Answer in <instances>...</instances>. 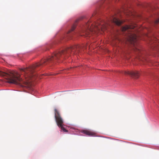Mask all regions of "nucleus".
I'll return each mask as SVG.
<instances>
[{"instance_id": "f257e3e1", "label": "nucleus", "mask_w": 159, "mask_h": 159, "mask_svg": "<svg viewBox=\"0 0 159 159\" xmlns=\"http://www.w3.org/2000/svg\"><path fill=\"white\" fill-rule=\"evenodd\" d=\"M82 46L79 45H74L65 48L61 52H57L52 55L47 59H42L40 62L36 63L33 66L28 68H21L20 70L21 72L25 74V78L29 77L31 78L33 77V74L34 71V69L36 67L43 66L48 64L50 61H56L61 59H66L70 55V53L73 54H76L82 48Z\"/></svg>"}, {"instance_id": "f03ea898", "label": "nucleus", "mask_w": 159, "mask_h": 159, "mask_svg": "<svg viewBox=\"0 0 159 159\" xmlns=\"http://www.w3.org/2000/svg\"><path fill=\"white\" fill-rule=\"evenodd\" d=\"M89 22L86 23L85 25L82 29V32L79 33L81 36L85 35L86 36H90V35L91 33H96L103 31L106 29L108 24L105 25L102 22L101 24L97 23L94 25H91L90 26Z\"/></svg>"}, {"instance_id": "7ed1b4c3", "label": "nucleus", "mask_w": 159, "mask_h": 159, "mask_svg": "<svg viewBox=\"0 0 159 159\" xmlns=\"http://www.w3.org/2000/svg\"><path fill=\"white\" fill-rule=\"evenodd\" d=\"M0 76L4 77L7 80L6 82L10 84H26L30 82L28 80H24L20 78V75L15 71H12L8 73L0 71Z\"/></svg>"}, {"instance_id": "20e7f679", "label": "nucleus", "mask_w": 159, "mask_h": 159, "mask_svg": "<svg viewBox=\"0 0 159 159\" xmlns=\"http://www.w3.org/2000/svg\"><path fill=\"white\" fill-rule=\"evenodd\" d=\"M137 36L134 33H130L129 35V41L134 46V50L136 54L140 56V53L141 54V51L140 49L136 45L137 41Z\"/></svg>"}, {"instance_id": "39448f33", "label": "nucleus", "mask_w": 159, "mask_h": 159, "mask_svg": "<svg viewBox=\"0 0 159 159\" xmlns=\"http://www.w3.org/2000/svg\"><path fill=\"white\" fill-rule=\"evenodd\" d=\"M54 112L55 117L57 125L64 132H67L68 131L64 127L65 125L63 124V120L61 117L59 111L57 109H55Z\"/></svg>"}, {"instance_id": "423d86ee", "label": "nucleus", "mask_w": 159, "mask_h": 159, "mask_svg": "<svg viewBox=\"0 0 159 159\" xmlns=\"http://www.w3.org/2000/svg\"><path fill=\"white\" fill-rule=\"evenodd\" d=\"M121 73L126 75H129L134 79L138 78L140 76L139 72L136 70H124Z\"/></svg>"}, {"instance_id": "0eeeda50", "label": "nucleus", "mask_w": 159, "mask_h": 159, "mask_svg": "<svg viewBox=\"0 0 159 159\" xmlns=\"http://www.w3.org/2000/svg\"><path fill=\"white\" fill-rule=\"evenodd\" d=\"M136 26V25H126L123 27L122 28V30L123 31H129L130 30L134 29Z\"/></svg>"}, {"instance_id": "6e6552de", "label": "nucleus", "mask_w": 159, "mask_h": 159, "mask_svg": "<svg viewBox=\"0 0 159 159\" xmlns=\"http://www.w3.org/2000/svg\"><path fill=\"white\" fill-rule=\"evenodd\" d=\"M111 20V21L118 25H120L122 23V22L115 17H112Z\"/></svg>"}, {"instance_id": "1a4fd4ad", "label": "nucleus", "mask_w": 159, "mask_h": 159, "mask_svg": "<svg viewBox=\"0 0 159 159\" xmlns=\"http://www.w3.org/2000/svg\"><path fill=\"white\" fill-rule=\"evenodd\" d=\"M82 133L89 136H94L95 135V133L87 130H83Z\"/></svg>"}, {"instance_id": "9d476101", "label": "nucleus", "mask_w": 159, "mask_h": 159, "mask_svg": "<svg viewBox=\"0 0 159 159\" xmlns=\"http://www.w3.org/2000/svg\"><path fill=\"white\" fill-rule=\"evenodd\" d=\"M78 20H77L76 21V22L74 24L72 25L71 27V29L68 31V34H70L71 32L72 31H73L75 28L76 26L77 25L76 23Z\"/></svg>"}, {"instance_id": "9b49d317", "label": "nucleus", "mask_w": 159, "mask_h": 159, "mask_svg": "<svg viewBox=\"0 0 159 159\" xmlns=\"http://www.w3.org/2000/svg\"><path fill=\"white\" fill-rule=\"evenodd\" d=\"M159 23V17L157 18L156 19L152 22V24L154 25H156Z\"/></svg>"}, {"instance_id": "f8f14e48", "label": "nucleus", "mask_w": 159, "mask_h": 159, "mask_svg": "<svg viewBox=\"0 0 159 159\" xmlns=\"http://www.w3.org/2000/svg\"><path fill=\"white\" fill-rule=\"evenodd\" d=\"M151 40H152V42H153L154 43L156 41H158V42L159 43V40H157V39L155 37H153L151 39Z\"/></svg>"}, {"instance_id": "ddd939ff", "label": "nucleus", "mask_w": 159, "mask_h": 159, "mask_svg": "<svg viewBox=\"0 0 159 159\" xmlns=\"http://www.w3.org/2000/svg\"><path fill=\"white\" fill-rule=\"evenodd\" d=\"M132 29H131V30H130L129 31H127L128 32H130V30H131ZM132 31H130V32H131Z\"/></svg>"}, {"instance_id": "4468645a", "label": "nucleus", "mask_w": 159, "mask_h": 159, "mask_svg": "<svg viewBox=\"0 0 159 159\" xmlns=\"http://www.w3.org/2000/svg\"><path fill=\"white\" fill-rule=\"evenodd\" d=\"M73 34V33H71L69 35H72Z\"/></svg>"}]
</instances>
